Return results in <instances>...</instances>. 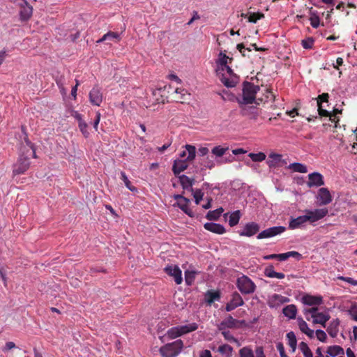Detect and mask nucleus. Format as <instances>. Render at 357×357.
<instances>
[{"label": "nucleus", "mask_w": 357, "mask_h": 357, "mask_svg": "<svg viewBox=\"0 0 357 357\" xmlns=\"http://www.w3.org/2000/svg\"><path fill=\"white\" fill-rule=\"evenodd\" d=\"M329 95L328 93H323L321 95H319L317 98H312L311 100V105L315 109L317 107L318 114L320 116L328 117L329 116L330 112L324 108L323 103L328 102Z\"/></svg>", "instance_id": "39448f33"}, {"label": "nucleus", "mask_w": 357, "mask_h": 357, "mask_svg": "<svg viewBox=\"0 0 357 357\" xmlns=\"http://www.w3.org/2000/svg\"><path fill=\"white\" fill-rule=\"evenodd\" d=\"M121 178L124 182L126 188L129 189L131 192L137 191L136 188L131 184V182L129 181L124 172H121Z\"/></svg>", "instance_id": "c03bdc74"}, {"label": "nucleus", "mask_w": 357, "mask_h": 357, "mask_svg": "<svg viewBox=\"0 0 357 357\" xmlns=\"http://www.w3.org/2000/svg\"><path fill=\"white\" fill-rule=\"evenodd\" d=\"M227 70L229 77H227L223 73L219 75L220 79L222 83L227 88H232L236 86L239 80V77L236 75L233 70L229 66H224V71Z\"/></svg>", "instance_id": "0eeeda50"}, {"label": "nucleus", "mask_w": 357, "mask_h": 357, "mask_svg": "<svg viewBox=\"0 0 357 357\" xmlns=\"http://www.w3.org/2000/svg\"><path fill=\"white\" fill-rule=\"evenodd\" d=\"M30 166L28 158H20L13 165V175L24 174Z\"/></svg>", "instance_id": "9d476101"}, {"label": "nucleus", "mask_w": 357, "mask_h": 357, "mask_svg": "<svg viewBox=\"0 0 357 357\" xmlns=\"http://www.w3.org/2000/svg\"><path fill=\"white\" fill-rule=\"evenodd\" d=\"M319 313V312H318V307L317 306L312 307V308L310 309L303 310V314H305V318L307 321H310V317L312 318V315H315L316 314Z\"/></svg>", "instance_id": "de8ad7c7"}, {"label": "nucleus", "mask_w": 357, "mask_h": 357, "mask_svg": "<svg viewBox=\"0 0 357 357\" xmlns=\"http://www.w3.org/2000/svg\"><path fill=\"white\" fill-rule=\"evenodd\" d=\"M264 15L261 13H253L250 15L248 21L251 23H256L257 20L263 18Z\"/></svg>", "instance_id": "3c124183"}, {"label": "nucleus", "mask_w": 357, "mask_h": 357, "mask_svg": "<svg viewBox=\"0 0 357 357\" xmlns=\"http://www.w3.org/2000/svg\"><path fill=\"white\" fill-rule=\"evenodd\" d=\"M205 229L218 234L225 233V229L223 225L218 223L207 222L204 225Z\"/></svg>", "instance_id": "aec40b11"}, {"label": "nucleus", "mask_w": 357, "mask_h": 357, "mask_svg": "<svg viewBox=\"0 0 357 357\" xmlns=\"http://www.w3.org/2000/svg\"><path fill=\"white\" fill-rule=\"evenodd\" d=\"M194 158H185V160H179V159L175 160L173 167H172V170H173L174 174L176 176H177L181 172H182L185 169H186V168L188 166L189 161L192 160Z\"/></svg>", "instance_id": "2eb2a0df"}, {"label": "nucleus", "mask_w": 357, "mask_h": 357, "mask_svg": "<svg viewBox=\"0 0 357 357\" xmlns=\"http://www.w3.org/2000/svg\"><path fill=\"white\" fill-rule=\"evenodd\" d=\"M301 302L304 305L310 306H318L322 304L323 298L321 296H312L310 294H305L301 298Z\"/></svg>", "instance_id": "dca6fc26"}, {"label": "nucleus", "mask_w": 357, "mask_h": 357, "mask_svg": "<svg viewBox=\"0 0 357 357\" xmlns=\"http://www.w3.org/2000/svg\"><path fill=\"white\" fill-rule=\"evenodd\" d=\"M180 183L185 190H188L190 191H193L192 189V183L193 180L190 179L188 176L185 175H182L179 177Z\"/></svg>", "instance_id": "473e14b6"}, {"label": "nucleus", "mask_w": 357, "mask_h": 357, "mask_svg": "<svg viewBox=\"0 0 357 357\" xmlns=\"http://www.w3.org/2000/svg\"><path fill=\"white\" fill-rule=\"evenodd\" d=\"M287 338L288 340V344L292 349V351L294 352L297 346V340L295 333L293 331L289 332L287 334Z\"/></svg>", "instance_id": "4c0bfd02"}, {"label": "nucleus", "mask_w": 357, "mask_h": 357, "mask_svg": "<svg viewBox=\"0 0 357 357\" xmlns=\"http://www.w3.org/2000/svg\"><path fill=\"white\" fill-rule=\"evenodd\" d=\"M119 35L117 33L109 31L105 34L101 38L97 40L98 43H102L106 40H113L114 39H119Z\"/></svg>", "instance_id": "a19ab883"}, {"label": "nucleus", "mask_w": 357, "mask_h": 357, "mask_svg": "<svg viewBox=\"0 0 357 357\" xmlns=\"http://www.w3.org/2000/svg\"><path fill=\"white\" fill-rule=\"evenodd\" d=\"M218 352L220 353L223 357H231L233 348L227 344H224L218 348Z\"/></svg>", "instance_id": "c756f323"}, {"label": "nucleus", "mask_w": 357, "mask_h": 357, "mask_svg": "<svg viewBox=\"0 0 357 357\" xmlns=\"http://www.w3.org/2000/svg\"><path fill=\"white\" fill-rule=\"evenodd\" d=\"M165 271L167 275L174 277L177 284H181L183 281L182 272L178 266H167L165 267Z\"/></svg>", "instance_id": "f8f14e48"}, {"label": "nucleus", "mask_w": 357, "mask_h": 357, "mask_svg": "<svg viewBox=\"0 0 357 357\" xmlns=\"http://www.w3.org/2000/svg\"><path fill=\"white\" fill-rule=\"evenodd\" d=\"M236 286L243 294H251L256 289V285L253 281L245 275L238 278Z\"/></svg>", "instance_id": "7ed1b4c3"}, {"label": "nucleus", "mask_w": 357, "mask_h": 357, "mask_svg": "<svg viewBox=\"0 0 357 357\" xmlns=\"http://www.w3.org/2000/svg\"><path fill=\"white\" fill-rule=\"evenodd\" d=\"M342 113V109H337V108H334L333 111V114H329V116H328L329 118H330V120L333 122H335V127H337V123H338L339 121V118L338 117H336V115L338 114H341Z\"/></svg>", "instance_id": "603ef678"}, {"label": "nucleus", "mask_w": 357, "mask_h": 357, "mask_svg": "<svg viewBox=\"0 0 357 357\" xmlns=\"http://www.w3.org/2000/svg\"><path fill=\"white\" fill-rule=\"evenodd\" d=\"M317 199L321 205H327L332 202V197L327 188H321L318 191Z\"/></svg>", "instance_id": "6ab92c4d"}, {"label": "nucleus", "mask_w": 357, "mask_h": 357, "mask_svg": "<svg viewBox=\"0 0 357 357\" xmlns=\"http://www.w3.org/2000/svg\"><path fill=\"white\" fill-rule=\"evenodd\" d=\"M218 331L221 332V334L222 335L225 340L230 342H235L238 346L241 345V343L239 342L238 339H236L228 330L225 329Z\"/></svg>", "instance_id": "c9c22d12"}, {"label": "nucleus", "mask_w": 357, "mask_h": 357, "mask_svg": "<svg viewBox=\"0 0 357 357\" xmlns=\"http://www.w3.org/2000/svg\"><path fill=\"white\" fill-rule=\"evenodd\" d=\"M337 279L345 281L352 285H357V280L353 279L352 278L340 276L337 278Z\"/></svg>", "instance_id": "680f3d73"}, {"label": "nucleus", "mask_w": 357, "mask_h": 357, "mask_svg": "<svg viewBox=\"0 0 357 357\" xmlns=\"http://www.w3.org/2000/svg\"><path fill=\"white\" fill-rule=\"evenodd\" d=\"M299 348L305 357H313V354L307 343L301 342Z\"/></svg>", "instance_id": "37998d69"}, {"label": "nucleus", "mask_w": 357, "mask_h": 357, "mask_svg": "<svg viewBox=\"0 0 357 357\" xmlns=\"http://www.w3.org/2000/svg\"><path fill=\"white\" fill-rule=\"evenodd\" d=\"M282 312L285 317L293 319L296 318L297 308L295 305H288L283 308Z\"/></svg>", "instance_id": "a878e982"}, {"label": "nucleus", "mask_w": 357, "mask_h": 357, "mask_svg": "<svg viewBox=\"0 0 357 357\" xmlns=\"http://www.w3.org/2000/svg\"><path fill=\"white\" fill-rule=\"evenodd\" d=\"M16 6L20 8V17L21 21H28L32 16L33 7L26 0H11Z\"/></svg>", "instance_id": "20e7f679"}, {"label": "nucleus", "mask_w": 357, "mask_h": 357, "mask_svg": "<svg viewBox=\"0 0 357 357\" xmlns=\"http://www.w3.org/2000/svg\"><path fill=\"white\" fill-rule=\"evenodd\" d=\"M89 101L93 105L100 106L102 101V93L100 89L94 86L89 92Z\"/></svg>", "instance_id": "4468645a"}, {"label": "nucleus", "mask_w": 357, "mask_h": 357, "mask_svg": "<svg viewBox=\"0 0 357 357\" xmlns=\"http://www.w3.org/2000/svg\"><path fill=\"white\" fill-rule=\"evenodd\" d=\"M15 344L13 342H8L6 343L4 347L2 349L3 352H6L12 349L15 348Z\"/></svg>", "instance_id": "0e129e2a"}, {"label": "nucleus", "mask_w": 357, "mask_h": 357, "mask_svg": "<svg viewBox=\"0 0 357 357\" xmlns=\"http://www.w3.org/2000/svg\"><path fill=\"white\" fill-rule=\"evenodd\" d=\"M286 228L283 226H276L268 228L261 231L257 236L258 239L273 237L276 235L283 233Z\"/></svg>", "instance_id": "1a4fd4ad"}, {"label": "nucleus", "mask_w": 357, "mask_h": 357, "mask_svg": "<svg viewBox=\"0 0 357 357\" xmlns=\"http://www.w3.org/2000/svg\"><path fill=\"white\" fill-rule=\"evenodd\" d=\"M290 257H294L298 260L301 259V255L296 251H289L285 253L278 254V259L279 261H285Z\"/></svg>", "instance_id": "7c9ffc66"}, {"label": "nucleus", "mask_w": 357, "mask_h": 357, "mask_svg": "<svg viewBox=\"0 0 357 357\" xmlns=\"http://www.w3.org/2000/svg\"><path fill=\"white\" fill-rule=\"evenodd\" d=\"M276 347L281 357H288L285 354L284 347L282 342H278Z\"/></svg>", "instance_id": "e2e57ef3"}, {"label": "nucleus", "mask_w": 357, "mask_h": 357, "mask_svg": "<svg viewBox=\"0 0 357 357\" xmlns=\"http://www.w3.org/2000/svg\"><path fill=\"white\" fill-rule=\"evenodd\" d=\"M315 334H316L317 338L319 341H321L322 342H326V340L327 339V335H326V333L324 331L317 330L315 332Z\"/></svg>", "instance_id": "4d7b16f0"}, {"label": "nucleus", "mask_w": 357, "mask_h": 357, "mask_svg": "<svg viewBox=\"0 0 357 357\" xmlns=\"http://www.w3.org/2000/svg\"><path fill=\"white\" fill-rule=\"evenodd\" d=\"M183 347V340L178 339L161 347L159 352L162 357H176L181 352Z\"/></svg>", "instance_id": "f03ea898"}, {"label": "nucleus", "mask_w": 357, "mask_h": 357, "mask_svg": "<svg viewBox=\"0 0 357 357\" xmlns=\"http://www.w3.org/2000/svg\"><path fill=\"white\" fill-rule=\"evenodd\" d=\"M223 208L222 207L218 208L213 211H209L206 214V218L209 220H217L222 213L223 212Z\"/></svg>", "instance_id": "e433bc0d"}, {"label": "nucleus", "mask_w": 357, "mask_h": 357, "mask_svg": "<svg viewBox=\"0 0 357 357\" xmlns=\"http://www.w3.org/2000/svg\"><path fill=\"white\" fill-rule=\"evenodd\" d=\"M264 275L268 278H276L278 279H283L285 277L284 273L275 272L273 265H269L265 268Z\"/></svg>", "instance_id": "4be33fe9"}, {"label": "nucleus", "mask_w": 357, "mask_h": 357, "mask_svg": "<svg viewBox=\"0 0 357 357\" xmlns=\"http://www.w3.org/2000/svg\"><path fill=\"white\" fill-rule=\"evenodd\" d=\"M166 335L169 339H175L180 337L178 328L177 326L170 328L166 333Z\"/></svg>", "instance_id": "49530a36"}, {"label": "nucleus", "mask_w": 357, "mask_h": 357, "mask_svg": "<svg viewBox=\"0 0 357 357\" xmlns=\"http://www.w3.org/2000/svg\"><path fill=\"white\" fill-rule=\"evenodd\" d=\"M195 278V272L194 271H185V280L188 285H190L194 282Z\"/></svg>", "instance_id": "8fccbe9b"}, {"label": "nucleus", "mask_w": 357, "mask_h": 357, "mask_svg": "<svg viewBox=\"0 0 357 357\" xmlns=\"http://www.w3.org/2000/svg\"><path fill=\"white\" fill-rule=\"evenodd\" d=\"M246 325L245 320H238L232 316L229 315L223 319L218 325V330L237 329Z\"/></svg>", "instance_id": "423d86ee"}, {"label": "nucleus", "mask_w": 357, "mask_h": 357, "mask_svg": "<svg viewBox=\"0 0 357 357\" xmlns=\"http://www.w3.org/2000/svg\"><path fill=\"white\" fill-rule=\"evenodd\" d=\"M339 324H340V321L338 319L333 320L330 323L326 331L331 337H335L337 336L338 331H339V329H338Z\"/></svg>", "instance_id": "c85d7f7f"}, {"label": "nucleus", "mask_w": 357, "mask_h": 357, "mask_svg": "<svg viewBox=\"0 0 357 357\" xmlns=\"http://www.w3.org/2000/svg\"><path fill=\"white\" fill-rule=\"evenodd\" d=\"M229 149L228 146H217L213 148L212 149V153L215 155V156H223L224 155H229L231 156V153L229 152Z\"/></svg>", "instance_id": "f704fd0d"}, {"label": "nucleus", "mask_w": 357, "mask_h": 357, "mask_svg": "<svg viewBox=\"0 0 357 357\" xmlns=\"http://www.w3.org/2000/svg\"><path fill=\"white\" fill-rule=\"evenodd\" d=\"M190 200L187 198H183V201H180L178 203V207L190 217H193V213L188 206Z\"/></svg>", "instance_id": "72a5a7b5"}, {"label": "nucleus", "mask_w": 357, "mask_h": 357, "mask_svg": "<svg viewBox=\"0 0 357 357\" xmlns=\"http://www.w3.org/2000/svg\"><path fill=\"white\" fill-rule=\"evenodd\" d=\"M241 218V212L237 210L231 213L229 215V225L230 227L236 225Z\"/></svg>", "instance_id": "ea45409f"}, {"label": "nucleus", "mask_w": 357, "mask_h": 357, "mask_svg": "<svg viewBox=\"0 0 357 357\" xmlns=\"http://www.w3.org/2000/svg\"><path fill=\"white\" fill-rule=\"evenodd\" d=\"M203 195V192L199 189H197L195 192H193V197L195 198L196 204H199L200 203V201L202 199Z\"/></svg>", "instance_id": "6e6d98bb"}, {"label": "nucleus", "mask_w": 357, "mask_h": 357, "mask_svg": "<svg viewBox=\"0 0 357 357\" xmlns=\"http://www.w3.org/2000/svg\"><path fill=\"white\" fill-rule=\"evenodd\" d=\"M24 141L26 142V144L29 148L30 153H29V155L36 157V150L34 149L33 144L31 143V142L28 139L27 135H26V137H24Z\"/></svg>", "instance_id": "5fc2aeb1"}, {"label": "nucleus", "mask_w": 357, "mask_h": 357, "mask_svg": "<svg viewBox=\"0 0 357 357\" xmlns=\"http://www.w3.org/2000/svg\"><path fill=\"white\" fill-rule=\"evenodd\" d=\"M220 298V294L218 291H208L205 294V301L208 305H211L215 301Z\"/></svg>", "instance_id": "393cba45"}, {"label": "nucleus", "mask_w": 357, "mask_h": 357, "mask_svg": "<svg viewBox=\"0 0 357 357\" xmlns=\"http://www.w3.org/2000/svg\"><path fill=\"white\" fill-rule=\"evenodd\" d=\"M298 324L299 329L302 331V333L307 335L310 338L314 337V331L308 327L307 324L302 318L298 319Z\"/></svg>", "instance_id": "412c9836"}, {"label": "nucleus", "mask_w": 357, "mask_h": 357, "mask_svg": "<svg viewBox=\"0 0 357 357\" xmlns=\"http://www.w3.org/2000/svg\"><path fill=\"white\" fill-rule=\"evenodd\" d=\"M180 336L193 332L198 328L197 323H191L186 325L178 326Z\"/></svg>", "instance_id": "5701e85b"}, {"label": "nucleus", "mask_w": 357, "mask_h": 357, "mask_svg": "<svg viewBox=\"0 0 357 357\" xmlns=\"http://www.w3.org/2000/svg\"><path fill=\"white\" fill-rule=\"evenodd\" d=\"M312 318L313 319L314 324H319L325 327L326 321L329 319V316L322 312H319L315 315H312Z\"/></svg>", "instance_id": "cd10ccee"}, {"label": "nucleus", "mask_w": 357, "mask_h": 357, "mask_svg": "<svg viewBox=\"0 0 357 357\" xmlns=\"http://www.w3.org/2000/svg\"><path fill=\"white\" fill-rule=\"evenodd\" d=\"M259 231V225L254 222H251L245 225L244 229L240 232V235L245 236H252L256 234Z\"/></svg>", "instance_id": "a211bd4d"}, {"label": "nucleus", "mask_w": 357, "mask_h": 357, "mask_svg": "<svg viewBox=\"0 0 357 357\" xmlns=\"http://www.w3.org/2000/svg\"><path fill=\"white\" fill-rule=\"evenodd\" d=\"M227 59H229V56H227L225 53L220 52L218 54V59L216 61L218 65H220V67L218 68L217 71H224V66L227 65ZM230 60H232V58H229Z\"/></svg>", "instance_id": "2f4dec72"}, {"label": "nucleus", "mask_w": 357, "mask_h": 357, "mask_svg": "<svg viewBox=\"0 0 357 357\" xmlns=\"http://www.w3.org/2000/svg\"><path fill=\"white\" fill-rule=\"evenodd\" d=\"M260 90L258 85H255L253 83L244 81L243 82L242 97L236 96H231L230 100H236L238 103L243 105L252 104L256 100V95Z\"/></svg>", "instance_id": "f257e3e1"}, {"label": "nucleus", "mask_w": 357, "mask_h": 357, "mask_svg": "<svg viewBox=\"0 0 357 357\" xmlns=\"http://www.w3.org/2000/svg\"><path fill=\"white\" fill-rule=\"evenodd\" d=\"M307 222L305 215L298 216L296 218H292L289 223V228L295 229Z\"/></svg>", "instance_id": "b1692460"}, {"label": "nucleus", "mask_w": 357, "mask_h": 357, "mask_svg": "<svg viewBox=\"0 0 357 357\" xmlns=\"http://www.w3.org/2000/svg\"><path fill=\"white\" fill-rule=\"evenodd\" d=\"M350 312L353 319L357 321V306H354Z\"/></svg>", "instance_id": "774afa93"}, {"label": "nucleus", "mask_w": 357, "mask_h": 357, "mask_svg": "<svg viewBox=\"0 0 357 357\" xmlns=\"http://www.w3.org/2000/svg\"><path fill=\"white\" fill-rule=\"evenodd\" d=\"M269 100H275V96L274 94L269 91L268 89H266V94L265 96V98H257L256 100L254 101L253 103H255L256 105H259L260 103L263 102H268Z\"/></svg>", "instance_id": "58836bf2"}, {"label": "nucleus", "mask_w": 357, "mask_h": 357, "mask_svg": "<svg viewBox=\"0 0 357 357\" xmlns=\"http://www.w3.org/2000/svg\"><path fill=\"white\" fill-rule=\"evenodd\" d=\"M273 297L275 301H278L281 303H284V302L289 301V298H287V297L282 296L281 295H279V294H274Z\"/></svg>", "instance_id": "69168bd1"}, {"label": "nucleus", "mask_w": 357, "mask_h": 357, "mask_svg": "<svg viewBox=\"0 0 357 357\" xmlns=\"http://www.w3.org/2000/svg\"><path fill=\"white\" fill-rule=\"evenodd\" d=\"M310 24L313 28H318L320 24L319 17H310Z\"/></svg>", "instance_id": "bf43d9fd"}, {"label": "nucleus", "mask_w": 357, "mask_h": 357, "mask_svg": "<svg viewBox=\"0 0 357 357\" xmlns=\"http://www.w3.org/2000/svg\"><path fill=\"white\" fill-rule=\"evenodd\" d=\"M328 355L331 357H336L339 355H344V351L342 347L339 345H333L328 347L326 351Z\"/></svg>", "instance_id": "bb28decb"}, {"label": "nucleus", "mask_w": 357, "mask_h": 357, "mask_svg": "<svg viewBox=\"0 0 357 357\" xmlns=\"http://www.w3.org/2000/svg\"><path fill=\"white\" fill-rule=\"evenodd\" d=\"M289 168L294 172L300 173H306L307 172V167L303 164L294 162L289 165Z\"/></svg>", "instance_id": "79ce46f5"}, {"label": "nucleus", "mask_w": 357, "mask_h": 357, "mask_svg": "<svg viewBox=\"0 0 357 357\" xmlns=\"http://www.w3.org/2000/svg\"><path fill=\"white\" fill-rule=\"evenodd\" d=\"M169 146V144H164L161 147L157 146L154 149H151L150 154H155L158 152L162 153L163 151L166 150Z\"/></svg>", "instance_id": "052dcab7"}, {"label": "nucleus", "mask_w": 357, "mask_h": 357, "mask_svg": "<svg viewBox=\"0 0 357 357\" xmlns=\"http://www.w3.org/2000/svg\"><path fill=\"white\" fill-rule=\"evenodd\" d=\"M238 353L239 357H255L253 351L249 347L241 348Z\"/></svg>", "instance_id": "a18cd8bd"}, {"label": "nucleus", "mask_w": 357, "mask_h": 357, "mask_svg": "<svg viewBox=\"0 0 357 357\" xmlns=\"http://www.w3.org/2000/svg\"><path fill=\"white\" fill-rule=\"evenodd\" d=\"M256 357H266L264 354V349L262 347H258L256 348Z\"/></svg>", "instance_id": "338daca9"}, {"label": "nucleus", "mask_w": 357, "mask_h": 357, "mask_svg": "<svg viewBox=\"0 0 357 357\" xmlns=\"http://www.w3.org/2000/svg\"><path fill=\"white\" fill-rule=\"evenodd\" d=\"M240 108V114L243 116H248L251 119H257L259 114L256 106H248L238 103Z\"/></svg>", "instance_id": "9b49d317"}, {"label": "nucleus", "mask_w": 357, "mask_h": 357, "mask_svg": "<svg viewBox=\"0 0 357 357\" xmlns=\"http://www.w3.org/2000/svg\"><path fill=\"white\" fill-rule=\"evenodd\" d=\"M185 150L188 153L189 157L196 156V148L192 145H185Z\"/></svg>", "instance_id": "13d9d810"}, {"label": "nucleus", "mask_w": 357, "mask_h": 357, "mask_svg": "<svg viewBox=\"0 0 357 357\" xmlns=\"http://www.w3.org/2000/svg\"><path fill=\"white\" fill-rule=\"evenodd\" d=\"M314 40L312 37H308L301 40V45L304 49L309 50L313 47Z\"/></svg>", "instance_id": "09e8293b"}, {"label": "nucleus", "mask_w": 357, "mask_h": 357, "mask_svg": "<svg viewBox=\"0 0 357 357\" xmlns=\"http://www.w3.org/2000/svg\"><path fill=\"white\" fill-rule=\"evenodd\" d=\"M328 213L327 208H317L314 211L306 210L305 215L307 222H314L325 217Z\"/></svg>", "instance_id": "6e6552de"}, {"label": "nucleus", "mask_w": 357, "mask_h": 357, "mask_svg": "<svg viewBox=\"0 0 357 357\" xmlns=\"http://www.w3.org/2000/svg\"><path fill=\"white\" fill-rule=\"evenodd\" d=\"M244 304V301L241 295L235 291L232 294L231 301L226 305L225 310L227 312H230L237 307L242 306Z\"/></svg>", "instance_id": "ddd939ff"}, {"label": "nucleus", "mask_w": 357, "mask_h": 357, "mask_svg": "<svg viewBox=\"0 0 357 357\" xmlns=\"http://www.w3.org/2000/svg\"><path fill=\"white\" fill-rule=\"evenodd\" d=\"M324 184V177L321 174L318 172H313L308 175V181L307 183L308 187H319L323 185Z\"/></svg>", "instance_id": "f3484780"}, {"label": "nucleus", "mask_w": 357, "mask_h": 357, "mask_svg": "<svg viewBox=\"0 0 357 357\" xmlns=\"http://www.w3.org/2000/svg\"><path fill=\"white\" fill-rule=\"evenodd\" d=\"M78 126H79L80 131L84 136V137H86V138L88 137L89 135V132L87 130V128H88L87 123L84 121H83L79 123Z\"/></svg>", "instance_id": "864d4df0"}]
</instances>
